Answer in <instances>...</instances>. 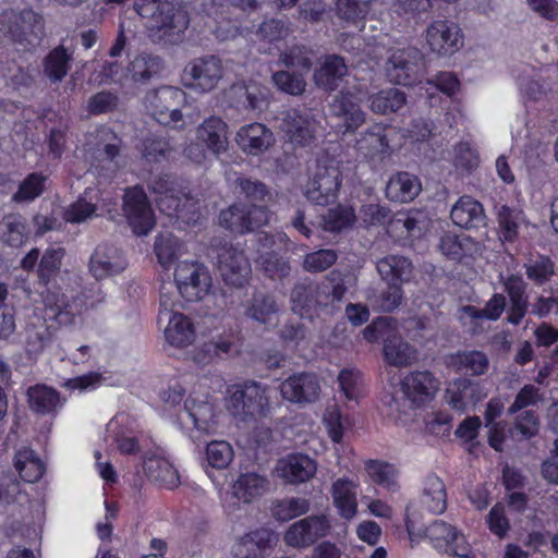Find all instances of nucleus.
<instances>
[{"label":"nucleus","instance_id":"nucleus-1","mask_svg":"<svg viewBox=\"0 0 558 558\" xmlns=\"http://www.w3.org/2000/svg\"><path fill=\"white\" fill-rule=\"evenodd\" d=\"M134 10L145 20L154 41H172L171 37L182 34L190 23L184 7L172 0H135Z\"/></svg>","mask_w":558,"mask_h":558},{"label":"nucleus","instance_id":"nucleus-2","mask_svg":"<svg viewBox=\"0 0 558 558\" xmlns=\"http://www.w3.org/2000/svg\"><path fill=\"white\" fill-rule=\"evenodd\" d=\"M44 34V19L33 10L0 13V36L24 48L35 46Z\"/></svg>","mask_w":558,"mask_h":558},{"label":"nucleus","instance_id":"nucleus-3","mask_svg":"<svg viewBox=\"0 0 558 558\" xmlns=\"http://www.w3.org/2000/svg\"><path fill=\"white\" fill-rule=\"evenodd\" d=\"M341 185V171L336 161L318 160L308 182L305 196L311 202L325 206L337 199Z\"/></svg>","mask_w":558,"mask_h":558},{"label":"nucleus","instance_id":"nucleus-4","mask_svg":"<svg viewBox=\"0 0 558 558\" xmlns=\"http://www.w3.org/2000/svg\"><path fill=\"white\" fill-rule=\"evenodd\" d=\"M174 282L183 299L196 302L209 293L211 276L205 265L196 260H181L174 268Z\"/></svg>","mask_w":558,"mask_h":558},{"label":"nucleus","instance_id":"nucleus-5","mask_svg":"<svg viewBox=\"0 0 558 558\" xmlns=\"http://www.w3.org/2000/svg\"><path fill=\"white\" fill-rule=\"evenodd\" d=\"M269 389L256 381L235 389L228 401L229 412L240 421L264 415L269 410Z\"/></svg>","mask_w":558,"mask_h":558},{"label":"nucleus","instance_id":"nucleus-6","mask_svg":"<svg viewBox=\"0 0 558 558\" xmlns=\"http://www.w3.org/2000/svg\"><path fill=\"white\" fill-rule=\"evenodd\" d=\"M269 488L270 482L266 475L254 471L241 473L231 484L230 492L223 499V508L232 514L239 510L240 502H253L265 495Z\"/></svg>","mask_w":558,"mask_h":558},{"label":"nucleus","instance_id":"nucleus-7","mask_svg":"<svg viewBox=\"0 0 558 558\" xmlns=\"http://www.w3.org/2000/svg\"><path fill=\"white\" fill-rule=\"evenodd\" d=\"M331 523L327 514L303 518L290 524L283 533L284 544L294 549H305L330 533Z\"/></svg>","mask_w":558,"mask_h":558},{"label":"nucleus","instance_id":"nucleus-8","mask_svg":"<svg viewBox=\"0 0 558 558\" xmlns=\"http://www.w3.org/2000/svg\"><path fill=\"white\" fill-rule=\"evenodd\" d=\"M447 487L442 478L434 473L428 474L422 482L417 501L407 507L408 522L423 513H444L447 509Z\"/></svg>","mask_w":558,"mask_h":558},{"label":"nucleus","instance_id":"nucleus-9","mask_svg":"<svg viewBox=\"0 0 558 558\" xmlns=\"http://www.w3.org/2000/svg\"><path fill=\"white\" fill-rule=\"evenodd\" d=\"M386 72L391 82L411 85L424 73V56L415 47L393 50L388 58Z\"/></svg>","mask_w":558,"mask_h":558},{"label":"nucleus","instance_id":"nucleus-10","mask_svg":"<svg viewBox=\"0 0 558 558\" xmlns=\"http://www.w3.org/2000/svg\"><path fill=\"white\" fill-rule=\"evenodd\" d=\"M362 98L356 93L341 92L330 104V112L337 122L332 125L337 133H354L366 121V113L361 108Z\"/></svg>","mask_w":558,"mask_h":558},{"label":"nucleus","instance_id":"nucleus-11","mask_svg":"<svg viewBox=\"0 0 558 558\" xmlns=\"http://www.w3.org/2000/svg\"><path fill=\"white\" fill-rule=\"evenodd\" d=\"M268 222V210L264 206L233 204L219 215V225L234 233H246Z\"/></svg>","mask_w":558,"mask_h":558},{"label":"nucleus","instance_id":"nucleus-12","mask_svg":"<svg viewBox=\"0 0 558 558\" xmlns=\"http://www.w3.org/2000/svg\"><path fill=\"white\" fill-rule=\"evenodd\" d=\"M425 41L430 52L449 57L463 46V35L456 22L438 19L426 27Z\"/></svg>","mask_w":558,"mask_h":558},{"label":"nucleus","instance_id":"nucleus-13","mask_svg":"<svg viewBox=\"0 0 558 558\" xmlns=\"http://www.w3.org/2000/svg\"><path fill=\"white\" fill-rule=\"evenodd\" d=\"M184 99L183 90L171 86H163L149 92L145 97L146 106L154 119L165 125L177 124L182 121L183 117L178 106Z\"/></svg>","mask_w":558,"mask_h":558},{"label":"nucleus","instance_id":"nucleus-14","mask_svg":"<svg viewBox=\"0 0 558 558\" xmlns=\"http://www.w3.org/2000/svg\"><path fill=\"white\" fill-rule=\"evenodd\" d=\"M122 209L134 233L145 235L154 228V213L142 187L126 189Z\"/></svg>","mask_w":558,"mask_h":558},{"label":"nucleus","instance_id":"nucleus-15","mask_svg":"<svg viewBox=\"0 0 558 558\" xmlns=\"http://www.w3.org/2000/svg\"><path fill=\"white\" fill-rule=\"evenodd\" d=\"M433 546L458 558H473V550L464 534L445 521L437 520L426 529Z\"/></svg>","mask_w":558,"mask_h":558},{"label":"nucleus","instance_id":"nucleus-16","mask_svg":"<svg viewBox=\"0 0 558 558\" xmlns=\"http://www.w3.org/2000/svg\"><path fill=\"white\" fill-rule=\"evenodd\" d=\"M218 270L223 281L233 287H243L251 275V263L240 247L226 245L217 255Z\"/></svg>","mask_w":558,"mask_h":558},{"label":"nucleus","instance_id":"nucleus-17","mask_svg":"<svg viewBox=\"0 0 558 558\" xmlns=\"http://www.w3.org/2000/svg\"><path fill=\"white\" fill-rule=\"evenodd\" d=\"M274 475L288 485L311 481L317 473V462L304 453H289L277 460Z\"/></svg>","mask_w":558,"mask_h":558},{"label":"nucleus","instance_id":"nucleus-18","mask_svg":"<svg viewBox=\"0 0 558 558\" xmlns=\"http://www.w3.org/2000/svg\"><path fill=\"white\" fill-rule=\"evenodd\" d=\"M318 121L310 111L291 109L284 112L280 130L286 138L296 146H308L315 140Z\"/></svg>","mask_w":558,"mask_h":558},{"label":"nucleus","instance_id":"nucleus-19","mask_svg":"<svg viewBox=\"0 0 558 558\" xmlns=\"http://www.w3.org/2000/svg\"><path fill=\"white\" fill-rule=\"evenodd\" d=\"M185 75L192 81V86L202 92L215 89L225 75V65L216 56H205L193 59L185 66Z\"/></svg>","mask_w":558,"mask_h":558},{"label":"nucleus","instance_id":"nucleus-20","mask_svg":"<svg viewBox=\"0 0 558 558\" xmlns=\"http://www.w3.org/2000/svg\"><path fill=\"white\" fill-rule=\"evenodd\" d=\"M280 393L289 402L296 404L312 403L320 396V383L314 373H296L280 384Z\"/></svg>","mask_w":558,"mask_h":558},{"label":"nucleus","instance_id":"nucleus-21","mask_svg":"<svg viewBox=\"0 0 558 558\" xmlns=\"http://www.w3.org/2000/svg\"><path fill=\"white\" fill-rule=\"evenodd\" d=\"M359 492L360 480L357 477L342 476L332 481L329 493L332 506L341 519L351 521L356 517Z\"/></svg>","mask_w":558,"mask_h":558},{"label":"nucleus","instance_id":"nucleus-22","mask_svg":"<svg viewBox=\"0 0 558 558\" xmlns=\"http://www.w3.org/2000/svg\"><path fill=\"white\" fill-rule=\"evenodd\" d=\"M126 266L128 262L119 248L109 244H99L90 255L88 270L95 279L102 280L120 275Z\"/></svg>","mask_w":558,"mask_h":558},{"label":"nucleus","instance_id":"nucleus-23","mask_svg":"<svg viewBox=\"0 0 558 558\" xmlns=\"http://www.w3.org/2000/svg\"><path fill=\"white\" fill-rule=\"evenodd\" d=\"M41 295L45 306L52 312V317L64 325L70 324L75 315L81 314L83 308L93 307L102 301V298H98L96 301H88V296L84 294L83 299L76 298L70 303L64 294L51 290L43 292Z\"/></svg>","mask_w":558,"mask_h":558},{"label":"nucleus","instance_id":"nucleus-24","mask_svg":"<svg viewBox=\"0 0 558 558\" xmlns=\"http://www.w3.org/2000/svg\"><path fill=\"white\" fill-rule=\"evenodd\" d=\"M235 142L243 153L251 156L264 154L274 144L272 132L262 123H248L239 129Z\"/></svg>","mask_w":558,"mask_h":558},{"label":"nucleus","instance_id":"nucleus-25","mask_svg":"<svg viewBox=\"0 0 558 558\" xmlns=\"http://www.w3.org/2000/svg\"><path fill=\"white\" fill-rule=\"evenodd\" d=\"M438 387V380L428 371L412 372L401 381L402 392L413 405L430 400Z\"/></svg>","mask_w":558,"mask_h":558},{"label":"nucleus","instance_id":"nucleus-26","mask_svg":"<svg viewBox=\"0 0 558 558\" xmlns=\"http://www.w3.org/2000/svg\"><path fill=\"white\" fill-rule=\"evenodd\" d=\"M328 284H296L291 293L292 311L301 317L308 316L312 310L328 304Z\"/></svg>","mask_w":558,"mask_h":558},{"label":"nucleus","instance_id":"nucleus-27","mask_svg":"<svg viewBox=\"0 0 558 558\" xmlns=\"http://www.w3.org/2000/svg\"><path fill=\"white\" fill-rule=\"evenodd\" d=\"M179 420L187 429L209 433L213 427L214 408L206 400L189 398L179 414Z\"/></svg>","mask_w":558,"mask_h":558},{"label":"nucleus","instance_id":"nucleus-28","mask_svg":"<svg viewBox=\"0 0 558 558\" xmlns=\"http://www.w3.org/2000/svg\"><path fill=\"white\" fill-rule=\"evenodd\" d=\"M275 534L267 529H259L243 535L233 547L234 558H264L272 543Z\"/></svg>","mask_w":558,"mask_h":558},{"label":"nucleus","instance_id":"nucleus-29","mask_svg":"<svg viewBox=\"0 0 558 558\" xmlns=\"http://www.w3.org/2000/svg\"><path fill=\"white\" fill-rule=\"evenodd\" d=\"M446 396L452 409L464 411L475 405L486 395L478 383L468 378H459L449 384Z\"/></svg>","mask_w":558,"mask_h":558},{"label":"nucleus","instance_id":"nucleus-30","mask_svg":"<svg viewBox=\"0 0 558 558\" xmlns=\"http://www.w3.org/2000/svg\"><path fill=\"white\" fill-rule=\"evenodd\" d=\"M196 137L213 154L220 155L228 148V125L219 117H209L198 125Z\"/></svg>","mask_w":558,"mask_h":558},{"label":"nucleus","instance_id":"nucleus-31","mask_svg":"<svg viewBox=\"0 0 558 558\" xmlns=\"http://www.w3.org/2000/svg\"><path fill=\"white\" fill-rule=\"evenodd\" d=\"M348 74L344 59L337 54H328L320 59L314 72L315 84L325 90L332 92Z\"/></svg>","mask_w":558,"mask_h":558},{"label":"nucleus","instance_id":"nucleus-32","mask_svg":"<svg viewBox=\"0 0 558 558\" xmlns=\"http://www.w3.org/2000/svg\"><path fill=\"white\" fill-rule=\"evenodd\" d=\"M383 353L386 363L396 367H407L418 359L417 350L403 340L398 332L390 333L384 340Z\"/></svg>","mask_w":558,"mask_h":558},{"label":"nucleus","instance_id":"nucleus-33","mask_svg":"<svg viewBox=\"0 0 558 558\" xmlns=\"http://www.w3.org/2000/svg\"><path fill=\"white\" fill-rule=\"evenodd\" d=\"M163 320H167L165 337L171 345L184 348L194 342L196 337L195 327L187 316L178 312L170 314Z\"/></svg>","mask_w":558,"mask_h":558},{"label":"nucleus","instance_id":"nucleus-34","mask_svg":"<svg viewBox=\"0 0 558 558\" xmlns=\"http://www.w3.org/2000/svg\"><path fill=\"white\" fill-rule=\"evenodd\" d=\"M144 472L154 482L172 489L180 483L178 470L170 461L158 454L146 456L144 460Z\"/></svg>","mask_w":558,"mask_h":558},{"label":"nucleus","instance_id":"nucleus-35","mask_svg":"<svg viewBox=\"0 0 558 558\" xmlns=\"http://www.w3.org/2000/svg\"><path fill=\"white\" fill-rule=\"evenodd\" d=\"M450 217L461 228H476L484 223L485 213L481 203L471 196H462L453 205Z\"/></svg>","mask_w":558,"mask_h":558},{"label":"nucleus","instance_id":"nucleus-36","mask_svg":"<svg viewBox=\"0 0 558 558\" xmlns=\"http://www.w3.org/2000/svg\"><path fill=\"white\" fill-rule=\"evenodd\" d=\"M421 192L420 180L409 172H398L386 184V196L393 202H410Z\"/></svg>","mask_w":558,"mask_h":558},{"label":"nucleus","instance_id":"nucleus-37","mask_svg":"<svg viewBox=\"0 0 558 558\" xmlns=\"http://www.w3.org/2000/svg\"><path fill=\"white\" fill-rule=\"evenodd\" d=\"M496 219L500 239L508 242L518 238L519 229L525 223L523 210L508 205L496 207Z\"/></svg>","mask_w":558,"mask_h":558},{"label":"nucleus","instance_id":"nucleus-38","mask_svg":"<svg viewBox=\"0 0 558 558\" xmlns=\"http://www.w3.org/2000/svg\"><path fill=\"white\" fill-rule=\"evenodd\" d=\"M98 202V191L86 189L84 194L64 210V219L70 223H82L95 215Z\"/></svg>","mask_w":558,"mask_h":558},{"label":"nucleus","instance_id":"nucleus-39","mask_svg":"<svg viewBox=\"0 0 558 558\" xmlns=\"http://www.w3.org/2000/svg\"><path fill=\"white\" fill-rule=\"evenodd\" d=\"M365 471L375 484L390 492L398 490L399 471L393 464L380 460H367Z\"/></svg>","mask_w":558,"mask_h":558},{"label":"nucleus","instance_id":"nucleus-40","mask_svg":"<svg viewBox=\"0 0 558 558\" xmlns=\"http://www.w3.org/2000/svg\"><path fill=\"white\" fill-rule=\"evenodd\" d=\"M450 365L459 372L478 376L486 373L489 360L482 351H464L452 355L450 359Z\"/></svg>","mask_w":558,"mask_h":558},{"label":"nucleus","instance_id":"nucleus-41","mask_svg":"<svg viewBox=\"0 0 558 558\" xmlns=\"http://www.w3.org/2000/svg\"><path fill=\"white\" fill-rule=\"evenodd\" d=\"M278 312L279 305L274 296L257 294L253 298L245 314L259 324L275 325L277 323Z\"/></svg>","mask_w":558,"mask_h":558},{"label":"nucleus","instance_id":"nucleus-42","mask_svg":"<svg viewBox=\"0 0 558 558\" xmlns=\"http://www.w3.org/2000/svg\"><path fill=\"white\" fill-rule=\"evenodd\" d=\"M156 202L160 211L165 213L167 216L175 215L178 218L186 220H195L198 218L196 210L191 209L193 206L192 199L187 196H184L182 199L180 197V192L165 196H157Z\"/></svg>","mask_w":558,"mask_h":558},{"label":"nucleus","instance_id":"nucleus-43","mask_svg":"<svg viewBox=\"0 0 558 558\" xmlns=\"http://www.w3.org/2000/svg\"><path fill=\"white\" fill-rule=\"evenodd\" d=\"M27 397L29 408L40 414L50 413L60 405L58 391L46 385L29 387Z\"/></svg>","mask_w":558,"mask_h":558},{"label":"nucleus","instance_id":"nucleus-44","mask_svg":"<svg viewBox=\"0 0 558 558\" xmlns=\"http://www.w3.org/2000/svg\"><path fill=\"white\" fill-rule=\"evenodd\" d=\"M14 465L20 476L27 483L37 482L44 474L43 462L29 448H23L16 452Z\"/></svg>","mask_w":558,"mask_h":558},{"label":"nucleus","instance_id":"nucleus-45","mask_svg":"<svg viewBox=\"0 0 558 558\" xmlns=\"http://www.w3.org/2000/svg\"><path fill=\"white\" fill-rule=\"evenodd\" d=\"M25 219L21 215L11 214L0 221V241L19 247L27 240Z\"/></svg>","mask_w":558,"mask_h":558},{"label":"nucleus","instance_id":"nucleus-46","mask_svg":"<svg viewBox=\"0 0 558 558\" xmlns=\"http://www.w3.org/2000/svg\"><path fill=\"white\" fill-rule=\"evenodd\" d=\"M377 270L386 281H405L411 275L412 264L403 256L388 255L378 260Z\"/></svg>","mask_w":558,"mask_h":558},{"label":"nucleus","instance_id":"nucleus-47","mask_svg":"<svg viewBox=\"0 0 558 558\" xmlns=\"http://www.w3.org/2000/svg\"><path fill=\"white\" fill-rule=\"evenodd\" d=\"M72 52L63 46L52 49L44 61V73L51 82H60L69 71Z\"/></svg>","mask_w":558,"mask_h":558},{"label":"nucleus","instance_id":"nucleus-48","mask_svg":"<svg viewBox=\"0 0 558 558\" xmlns=\"http://www.w3.org/2000/svg\"><path fill=\"white\" fill-rule=\"evenodd\" d=\"M355 146L366 158H374L383 154L388 146L384 129L380 125L371 126L366 132L361 134Z\"/></svg>","mask_w":558,"mask_h":558},{"label":"nucleus","instance_id":"nucleus-49","mask_svg":"<svg viewBox=\"0 0 558 558\" xmlns=\"http://www.w3.org/2000/svg\"><path fill=\"white\" fill-rule=\"evenodd\" d=\"M404 93L398 88L380 90L369 97V107L375 113L387 114L396 112L405 105Z\"/></svg>","mask_w":558,"mask_h":558},{"label":"nucleus","instance_id":"nucleus-50","mask_svg":"<svg viewBox=\"0 0 558 558\" xmlns=\"http://www.w3.org/2000/svg\"><path fill=\"white\" fill-rule=\"evenodd\" d=\"M163 62L158 56L141 53L131 62L130 72L132 78L137 82H146L160 73Z\"/></svg>","mask_w":558,"mask_h":558},{"label":"nucleus","instance_id":"nucleus-51","mask_svg":"<svg viewBox=\"0 0 558 558\" xmlns=\"http://www.w3.org/2000/svg\"><path fill=\"white\" fill-rule=\"evenodd\" d=\"M154 250L159 264L168 269L182 254V243L171 233H161L155 241Z\"/></svg>","mask_w":558,"mask_h":558},{"label":"nucleus","instance_id":"nucleus-52","mask_svg":"<svg viewBox=\"0 0 558 558\" xmlns=\"http://www.w3.org/2000/svg\"><path fill=\"white\" fill-rule=\"evenodd\" d=\"M340 391L347 400L357 401L363 397L364 380L362 373L356 368H344L338 375Z\"/></svg>","mask_w":558,"mask_h":558},{"label":"nucleus","instance_id":"nucleus-53","mask_svg":"<svg viewBox=\"0 0 558 558\" xmlns=\"http://www.w3.org/2000/svg\"><path fill=\"white\" fill-rule=\"evenodd\" d=\"M65 255V250L60 246L48 247L38 264V277L45 283H48L53 277L57 276L61 268L62 259Z\"/></svg>","mask_w":558,"mask_h":558},{"label":"nucleus","instance_id":"nucleus-54","mask_svg":"<svg viewBox=\"0 0 558 558\" xmlns=\"http://www.w3.org/2000/svg\"><path fill=\"white\" fill-rule=\"evenodd\" d=\"M310 511V501L302 497L284 498L275 502L272 514L279 521H289Z\"/></svg>","mask_w":558,"mask_h":558},{"label":"nucleus","instance_id":"nucleus-55","mask_svg":"<svg viewBox=\"0 0 558 558\" xmlns=\"http://www.w3.org/2000/svg\"><path fill=\"white\" fill-rule=\"evenodd\" d=\"M403 299L401 287L392 283L379 293L367 295L368 303L374 310L380 312H391L397 308Z\"/></svg>","mask_w":558,"mask_h":558},{"label":"nucleus","instance_id":"nucleus-56","mask_svg":"<svg viewBox=\"0 0 558 558\" xmlns=\"http://www.w3.org/2000/svg\"><path fill=\"white\" fill-rule=\"evenodd\" d=\"M473 242L464 233H446L441 236L439 248L449 258L459 259L472 248Z\"/></svg>","mask_w":558,"mask_h":558},{"label":"nucleus","instance_id":"nucleus-57","mask_svg":"<svg viewBox=\"0 0 558 558\" xmlns=\"http://www.w3.org/2000/svg\"><path fill=\"white\" fill-rule=\"evenodd\" d=\"M377 1L378 0H337V15L349 22L362 20Z\"/></svg>","mask_w":558,"mask_h":558},{"label":"nucleus","instance_id":"nucleus-58","mask_svg":"<svg viewBox=\"0 0 558 558\" xmlns=\"http://www.w3.org/2000/svg\"><path fill=\"white\" fill-rule=\"evenodd\" d=\"M97 138L96 149L100 159L114 161L120 155L121 140L107 128L97 131Z\"/></svg>","mask_w":558,"mask_h":558},{"label":"nucleus","instance_id":"nucleus-59","mask_svg":"<svg viewBox=\"0 0 558 558\" xmlns=\"http://www.w3.org/2000/svg\"><path fill=\"white\" fill-rule=\"evenodd\" d=\"M206 456L213 468L226 469L233 460V449L225 440H214L207 445Z\"/></svg>","mask_w":558,"mask_h":558},{"label":"nucleus","instance_id":"nucleus-60","mask_svg":"<svg viewBox=\"0 0 558 558\" xmlns=\"http://www.w3.org/2000/svg\"><path fill=\"white\" fill-rule=\"evenodd\" d=\"M338 258V254L333 250H318L308 253L303 258V268L308 272H322L331 267Z\"/></svg>","mask_w":558,"mask_h":558},{"label":"nucleus","instance_id":"nucleus-61","mask_svg":"<svg viewBox=\"0 0 558 558\" xmlns=\"http://www.w3.org/2000/svg\"><path fill=\"white\" fill-rule=\"evenodd\" d=\"M257 264L270 278H283L290 272V265L275 252H260Z\"/></svg>","mask_w":558,"mask_h":558},{"label":"nucleus","instance_id":"nucleus-62","mask_svg":"<svg viewBox=\"0 0 558 558\" xmlns=\"http://www.w3.org/2000/svg\"><path fill=\"white\" fill-rule=\"evenodd\" d=\"M354 220V214L351 208L338 206L329 209L323 218V229L329 232L341 231L349 227Z\"/></svg>","mask_w":558,"mask_h":558},{"label":"nucleus","instance_id":"nucleus-63","mask_svg":"<svg viewBox=\"0 0 558 558\" xmlns=\"http://www.w3.org/2000/svg\"><path fill=\"white\" fill-rule=\"evenodd\" d=\"M398 323L392 317H379L363 329V337L368 342H376L379 338L384 340L393 332H398Z\"/></svg>","mask_w":558,"mask_h":558},{"label":"nucleus","instance_id":"nucleus-64","mask_svg":"<svg viewBox=\"0 0 558 558\" xmlns=\"http://www.w3.org/2000/svg\"><path fill=\"white\" fill-rule=\"evenodd\" d=\"M272 82L280 90L294 96L303 94L306 86L302 74H292L287 71L274 73Z\"/></svg>","mask_w":558,"mask_h":558}]
</instances>
